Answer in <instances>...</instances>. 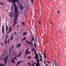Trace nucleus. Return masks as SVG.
<instances>
[{
  "mask_svg": "<svg viewBox=\"0 0 66 66\" xmlns=\"http://www.w3.org/2000/svg\"><path fill=\"white\" fill-rule=\"evenodd\" d=\"M20 56V55H19V54H18L17 55V57H19V56Z\"/></svg>",
  "mask_w": 66,
  "mask_h": 66,
  "instance_id": "nucleus-26",
  "label": "nucleus"
},
{
  "mask_svg": "<svg viewBox=\"0 0 66 66\" xmlns=\"http://www.w3.org/2000/svg\"><path fill=\"white\" fill-rule=\"evenodd\" d=\"M13 36L12 35L10 37V40H13Z\"/></svg>",
  "mask_w": 66,
  "mask_h": 66,
  "instance_id": "nucleus-13",
  "label": "nucleus"
},
{
  "mask_svg": "<svg viewBox=\"0 0 66 66\" xmlns=\"http://www.w3.org/2000/svg\"><path fill=\"white\" fill-rule=\"evenodd\" d=\"M9 59V57L8 56H6L5 58L4 59V61H5L4 63V66H5L6 63H7V60Z\"/></svg>",
  "mask_w": 66,
  "mask_h": 66,
  "instance_id": "nucleus-4",
  "label": "nucleus"
},
{
  "mask_svg": "<svg viewBox=\"0 0 66 66\" xmlns=\"http://www.w3.org/2000/svg\"><path fill=\"white\" fill-rule=\"evenodd\" d=\"M28 50H29V48L28 47V49L27 50H26L27 51H28Z\"/></svg>",
  "mask_w": 66,
  "mask_h": 66,
  "instance_id": "nucleus-41",
  "label": "nucleus"
},
{
  "mask_svg": "<svg viewBox=\"0 0 66 66\" xmlns=\"http://www.w3.org/2000/svg\"><path fill=\"white\" fill-rule=\"evenodd\" d=\"M35 66V65H34V63H33L32 65H30V66Z\"/></svg>",
  "mask_w": 66,
  "mask_h": 66,
  "instance_id": "nucleus-32",
  "label": "nucleus"
},
{
  "mask_svg": "<svg viewBox=\"0 0 66 66\" xmlns=\"http://www.w3.org/2000/svg\"><path fill=\"white\" fill-rule=\"evenodd\" d=\"M40 61H42V59H41V60H40Z\"/></svg>",
  "mask_w": 66,
  "mask_h": 66,
  "instance_id": "nucleus-64",
  "label": "nucleus"
},
{
  "mask_svg": "<svg viewBox=\"0 0 66 66\" xmlns=\"http://www.w3.org/2000/svg\"><path fill=\"white\" fill-rule=\"evenodd\" d=\"M7 1L8 2H10V0H7Z\"/></svg>",
  "mask_w": 66,
  "mask_h": 66,
  "instance_id": "nucleus-37",
  "label": "nucleus"
},
{
  "mask_svg": "<svg viewBox=\"0 0 66 66\" xmlns=\"http://www.w3.org/2000/svg\"><path fill=\"white\" fill-rule=\"evenodd\" d=\"M44 57L45 58H46V55L44 56Z\"/></svg>",
  "mask_w": 66,
  "mask_h": 66,
  "instance_id": "nucleus-53",
  "label": "nucleus"
},
{
  "mask_svg": "<svg viewBox=\"0 0 66 66\" xmlns=\"http://www.w3.org/2000/svg\"><path fill=\"white\" fill-rule=\"evenodd\" d=\"M23 62V61L18 62V63L19 64H20V63H21V62Z\"/></svg>",
  "mask_w": 66,
  "mask_h": 66,
  "instance_id": "nucleus-15",
  "label": "nucleus"
},
{
  "mask_svg": "<svg viewBox=\"0 0 66 66\" xmlns=\"http://www.w3.org/2000/svg\"><path fill=\"white\" fill-rule=\"evenodd\" d=\"M27 32H24L23 33V36H24V35H25V36H26L27 35Z\"/></svg>",
  "mask_w": 66,
  "mask_h": 66,
  "instance_id": "nucleus-12",
  "label": "nucleus"
},
{
  "mask_svg": "<svg viewBox=\"0 0 66 66\" xmlns=\"http://www.w3.org/2000/svg\"><path fill=\"white\" fill-rule=\"evenodd\" d=\"M10 39H9H9H8V41H7V42H7V43H9V40H10Z\"/></svg>",
  "mask_w": 66,
  "mask_h": 66,
  "instance_id": "nucleus-36",
  "label": "nucleus"
},
{
  "mask_svg": "<svg viewBox=\"0 0 66 66\" xmlns=\"http://www.w3.org/2000/svg\"><path fill=\"white\" fill-rule=\"evenodd\" d=\"M54 64H55V65H56V66H59V64H57V65H56V64H57V62H56L55 63H54Z\"/></svg>",
  "mask_w": 66,
  "mask_h": 66,
  "instance_id": "nucleus-19",
  "label": "nucleus"
},
{
  "mask_svg": "<svg viewBox=\"0 0 66 66\" xmlns=\"http://www.w3.org/2000/svg\"><path fill=\"white\" fill-rule=\"evenodd\" d=\"M36 54L35 57H34V59H36V61L37 62V63H36V66H40L39 65V59H38V54H37L36 51L34 52Z\"/></svg>",
  "mask_w": 66,
  "mask_h": 66,
  "instance_id": "nucleus-2",
  "label": "nucleus"
},
{
  "mask_svg": "<svg viewBox=\"0 0 66 66\" xmlns=\"http://www.w3.org/2000/svg\"><path fill=\"white\" fill-rule=\"evenodd\" d=\"M44 63L45 64H46V62H45V61L44 60Z\"/></svg>",
  "mask_w": 66,
  "mask_h": 66,
  "instance_id": "nucleus-42",
  "label": "nucleus"
},
{
  "mask_svg": "<svg viewBox=\"0 0 66 66\" xmlns=\"http://www.w3.org/2000/svg\"><path fill=\"white\" fill-rule=\"evenodd\" d=\"M60 13V11H59L58 13V14H59Z\"/></svg>",
  "mask_w": 66,
  "mask_h": 66,
  "instance_id": "nucleus-56",
  "label": "nucleus"
},
{
  "mask_svg": "<svg viewBox=\"0 0 66 66\" xmlns=\"http://www.w3.org/2000/svg\"><path fill=\"white\" fill-rule=\"evenodd\" d=\"M41 57V59H43V57Z\"/></svg>",
  "mask_w": 66,
  "mask_h": 66,
  "instance_id": "nucleus-60",
  "label": "nucleus"
},
{
  "mask_svg": "<svg viewBox=\"0 0 66 66\" xmlns=\"http://www.w3.org/2000/svg\"><path fill=\"white\" fill-rule=\"evenodd\" d=\"M19 0H13V2L14 5L15 7L14 8L15 9L14 12L15 13L14 14V16H19V14L18 13V9L17 6L15 4V2L16 1H18Z\"/></svg>",
  "mask_w": 66,
  "mask_h": 66,
  "instance_id": "nucleus-1",
  "label": "nucleus"
},
{
  "mask_svg": "<svg viewBox=\"0 0 66 66\" xmlns=\"http://www.w3.org/2000/svg\"><path fill=\"white\" fill-rule=\"evenodd\" d=\"M43 53L44 54H45V52H43Z\"/></svg>",
  "mask_w": 66,
  "mask_h": 66,
  "instance_id": "nucleus-49",
  "label": "nucleus"
},
{
  "mask_svg": "<svg viewBox=\"0 0 66 66\" xmlns=\"http://www.w3.org/2000/svg\"><path fill=\"white\" fill-rule=\"evenodd\" d=\"M35 48H32V51H34H34H35Z\"/></svg>",
  "mask_w": 66,
  "mask_h": 66,
  "instance_id": "nucleus-20",
  "label": "nucleus"
},
{
  "mask_svg": "<svg viewBox=\"0 0 66 66\" xmlns=\"http://www.w3.org/2000/svg\"><path fill=\"white\" fill-rule=\"evenodd\" d=\"M1 45H2V47H3V46H4V44H3V43H1Z\"/></svg>",
  "mask_w": 66,
  "mask_h": 66,
  "instance_id": "nucleus-18",
  "label": "nucleus"
},
{
  "mask_svg": "<svg viewBox=\"0 0 66 66\" xmlns=\"http://www.w3.org/2000/svg\"><path fill=\"white\" fill-rule=\"evenodd\" d=\"M46 66H48V64H46Z\"/></svg>",
  "mask_w": 66,
  "mask_h": 66,
  "instance_id": "nucleus-61",
  "label": "nucleus"
},
{
  "mask_svg": "<svg viewBox=\"0 0 66 66\" xmlns=\"http://www.w3.org/2000/svg\"><path fill=\"white\" fill-rule=\"evenodd\" d=\"M20 31H22V29H21V30Z\"/></svg>",
  "mask_w": 66,
  "mask_h": 66,
  "instance_id": "nucleus-54",
  "label": "nucleus"
},
{
  "mask_svg": "<svg viewBox=\"0 0 66 66\" xmlns=\"http://www.w3.org/2000/svg\"><path fill=\"white\" fill-rule=\"evenodd\" d=\"M2 32L3 34H4V27L3 25L2 26Z\"/></svg>",
  "mask_w": 66,
  "mask_h": 66,
  "instance_id": "nucleus-6",
  "label": "nucleus"
},
{
  "mask_svg": "<svg viewBox=\"0 0 66 66\" xmlns=\"http://www.w3.org/2000/svg\"><path fill=\"white\" fill-rule=\"evenodd\" d=\"M22 54V53L21 52H20V53L19 54V55L20 56Z\"/></svg>",
  "mask_w": 66,
  "mask_h": 66,
  "instance_id": "nucleus-25",
  "label": "nucleus"
},
{
  "mask_svg": "<svg viewBox=\"0 0 66 66\" xmlns=\"http://www.w3.org/2000/svg\"><path fill=\"white\" fill-rule=\"evenodd\" d=\"M35 63H36V62H35V63H34V65L35 64Z\"/></svg>",
  "mask_w": 66,
  "mask_h": 66,
  "instance_id": "nucleus-57",
  "label": "nucleus"
},
{
  "mask_svg": "<svg viewBox=\"0 0 66 66\" xmlns=\"http://www.w3.org/2000/svg\"><path fill=\"white\" fill-rule=\"evenodd\" d=\"M33 61H31V63H33Z\"/></svg>",
  "mask_w": 66,
  "mask_h": 66,
  "instance_id": "nucleus-50",
  "label": "nucleus"
},
{
  "mask_svg": "<svg viewBox=\"0 0 66 66\" xmlns=\"http://www.w3.org/2000/svg\"><path fill=\"white\" fill-rule=\"evenodd\" d=\"M36 38H35V39H34V43H35V40H36Z\"/></svg>",
  "mask_w": 66,
  "mask_h": 66,
  "instance_id": "nucleus-45",
  "label": "nucleus"
},
{
  "mask_svg": "<svg viewBox=\"0 0 66 66\" xmlns=\"http://www.w3.org/2000/svg\"><path fill=\"white\" fill-rule=\"evenodd\" d=\"M50 62H48V64H50Z\"/></svg>",
  "mask_w": 66,
  "mask_h": 66,
  "instance_id": "nucleus-51",
  "label": "nucleus"
},
{
  "mask_svg": "<svg viewBox=\"0 0 66 66\" xmlns=\"http://www.w3.org/2000/svg\"><path fill=\"white\" fill-rule=\"evenodd\" d=\"M9 28H10V29L7 32V33L8 34L10 33H11V29H12V28H11V27H9Z\"/></svg>",
  "mask_w": 66,
  "mask_h": 66,
  "instance_id": "nucleus-8",
  "label": "nucleus"
},
{
  "mask_svg": "<svg viewBox=\"0 0 66 66\" xmlns=\"http://www.w3.org/2000/svg\"><path fill=\"white\" fill-rule=\"evenodd\" d=\"M6 32H7V31H8V26H7V25H6Z\"/></svg>",
  "mask_w": 66,
  "mask_h": 66,
  "instance_id": "nucleus-14",
  "label": "nucleus"
},
{
  "mask_svg": "<svg viewBox=\"0 0 66 66\" xmlns=\"http://www.w3.org/2000/svg\"><path fill=\"white\" fill-rule=\"evenodd\" d=\"M28 64L29 65H31V64L30 63H29V62H28Z\"/></svg>",
  "mask_w": 66,
  "mask_h": 66,
  "instance_id": "nucleus-31",
  "label": "nucleus"
},
{
  "mask_svg": "<svg viewBox=\"0 0 66 66\" xmlns=\"http://www.w3.org/2000/svg\"><path fill=\"white\" fill-rule=\"evenodd\" d=\"M13 14H12L11 12H10L9 14V16L10 17H13Z\"/></svg>",
  "mask_w": 66,
  "mask_h": 66,
  "instance_id": "nucleus-7",
  "label": "nucleus"
},
{
  "mask_svg": "<svg viewBox=\"0 0 66 66\" xmlns=\"http://www.w3.org/2000/svg\"><path fill=\"white\" fill-rule=\"evenodd\" d=\"M39 23L40 24V21H39Z\"/></svg>",
  "mask_w": 66,
  "mask_h": 66,
  "instance_id": "nucleus-46",
  "label": "nucleus"
},
{
  "mask_svg": "<svg viewBox=\"0 0 66 66\" xmlns=\"http://www.w3.org/2000/svg\"><path fill=\"white\" fill-rule=\"evenodd\" d=\"M18 64H18V63H17L16 65H17V66H18Z\"/></svg>",
  "mask_w": 66,
  "mask_h": 66,
  "instance_id": "nucleus-58",
  "label": "nucleus"
},
{
  "mask_svg": "<svg viewBox=\"0 0 66 66\" xmlns=\"http://www.w3.org/2000/svg\"><path fill=\"white\" fill-rule=\"evenodd\" d=\"M16 56H17V55L15 53V58H16Z\"/></svg>",
  "mask_w": 66,
  "mask_h": 66,
  "instance_id": "nucleus-39",
  "label": "nucleus"
},
{
  "mask_svg": "<svg viewBox=\"0 0 66 66\" xmlns=\"http://www.w3.org/2000/svg\"><path fill=\"white\" fill-rule=\"evenodd\" d=\"M24 38L23 39L24 40H26V37H24Z\"/></svg>",
  "mask_w": 66,
  "mask_h": 66,
  "instance_id": "nucleus-24",
  "label": "nucleus"
},
{
  "mask_svg": "<svg viewBox=\"0 0 66 66\" xmlns=\"http://www.w3.org/2000/svg\"><path fill=\"white\" fill-rule=\"evenodd\" d=\"M21 24H23V26H24V22L23 21V23H21Z\"/></svg>",
  "mask_w": 66,
  "mask_h": 66,
  "instance_id": "nucleus-23",
  "label": "nucleus"
},
{
  "mask_svg": "<svg viewBox=\"0 0 66 66\" xmlns=\"http://www.w3.org/2000/svg\"><path fill=\"white\" fill-rule=\"evenodd\" d=\"M28 54H30V53H29V51H28Z\"/></svg>",
  "mask_w": 66,
  "mask_h": 66,
  "instance_id": "nucleus-43",
  "label": "nucleus"
},
{
  "mask_svg": "<svg viewBox=\"0 0 66 66\" xmlns=\"http://www.w3.org/2000/svg\"><path fill=\"white\" fill-rule=\"evenodd\" d=\"M26 55H27V54H26V55H25L24 57H26Z\"/></svg>",
  "mask_w": 66,
  "mask_h": 66,
  "instance_id": "nucleus-55",
  "label": "nucleus"
},
{
  "mask_svg": "<svg viewBox=\"0 0 66 66\" xmlns=\"http://www.w3.org/2000/svg\"><path fill=\"white\" fill-rule=\"evenodd\" d=\"M14 34H15V35H16V34H17L16 32H14Z\"/></svg>",
  "mask_w": 66,
  "mask_h": 66,
  "instance_id": "nucleus-35",
  "label": "nucleus"
},
{
  "mask_svg": "<svg viewBox=\"0 0 66 66\" xmlns=\"http://www.w3.org/2000/svg\"><path fill=\"white\" fill-rule=\"evenodd\" d=\"M18 16L15 15L14 16V19H13V22L14 24L12 26V27H13L14 26H15L16 24L17 23V21L18 20Z\"/></svg>",
  "mask_w": 66,
  "mask_h": 66,
  "instance_id": "nucleus-3",
  "label": "nucleus"
},
{
  "mask_svg": "<svg viewBox=\"0 0 66 66\" xmlns=\"http://www.w3.org/2000/svg\"><path fill=\"white\" fill-rule=\"evenodd\" d=\"M10 1H11L13 3V0H10Z\"/></svg>",
  "mask_w": 66,
  "mask_h": 66,
  "instance_id": "nucleus-40",
  "label": "nucleus"
},
{
  "mask_svg": "<svg viewBox=\"0 0 66 66\" xmlns=\"http://www.w3.org/2000/svg\"><path fill=\"white\" fill-rule=\"evenodd\" d=\"M39 55L40 57H42V56H41V55Z\"/></svg>",
  "mask_w": 66,
  "mask_h": 66,
  "instance_id": "nucleus-48",
  "label": "nucleus"
},
{
  "mask_svg": "<svg viewBox=\"0 0 66 66\" xmlns=\"http://www.w3.org/2000/svg\"><path fill=\"white\" fill-rule=\"evenodd\" d=\"M51 24H52V22L51 23Z\"/></svg>",
  "mask_w": 66,
  "mask_h": 66,
  "instance_id": "nucleus-63",
  "label": "nucleus"
},
{
  "mask_svg": "<svg viewBox=\"0 0 66 66\" xmlns=\"http://www.w3.org/2000/svg\"><path fill=\"white\" fill-rule=\"evenodd\" d=\"M28 51L26 50V51H25V53L26 54V55H27V54H28Z\"/></svg>",
  "mask_w": 66,
  "mask_h": 66,
  "instance_id": "nucleus-17",
  "label": "nucleus"
},
{
  "mask_svg": "<svg viewBox=\"0 0 66 66\" xmlns=\"http://www.w3.org/2000/svg\"><path fill=\"white\" fill-rule=\"evenodd\" d=\"M0 4H2V5H4V4H3V3H0Z\"/></svg>",
  "mask_w": 66,
  "mask_h": 66,
  "instance_id": "nucleus-30",
  "label": "nucleus"
},
{
  "mask_svg": "<svg viewBox=\"0 0 66 66\" xmlns=\"http://www.w3.org/2000/svg\"><path fill=\"white\" fill-rule=\"evenodd\" d=\"M0 66H4V64H3L2 63H1L0 64Z\"/></svg>",
  "mask_w": 66,
  "mask_h": 66,
  "instance_id": "nucleus-21",
  "label": "nucleus"
},
{
  "mask_svg": "<svg viewBox=\"0 0 66 66\" xmlns=\"http://www.w3.org/2000/svg\"><path fill=\"white\" fill-rule=\"evenodd\" d=\"M9 37L8 36H7V35L6 36L5 38H7V37Z\"/></svg>",
  "mask_w": 66,
  "mask_h": 66,
  "instance_id": "nucleus-33",
  "label": "nucleus"
},
{
  "mask_svg": "<svg viewBox=\"0 0 66 66\" xmlns=\"http://www.w3.org/2000/svg\"><path fill=\"white\" fill-rule=\"evenodd\" d=\"M34 36L33 35V37H32V39L30 40V42H33L34 41Z\"/></svg>",
  "mask_w": 66,
  "mask_h": 66,
  "instance_id": "nucleus-11",
  "label": "nucleus"
},
{
  "mask_svg": "<svg viewBox=\"0 0 66 66\" xmlns=\"http://www.w3.org/2000/svg\"><path fill=\"white\" fill-rule=\"evenodd\" d=\"M14 33L12 34V36H14Z\"/></svg>",
  "mask_w": 66,
  "mask_h": 66,
  "instance_id": "nucleus-47",
  "label": "nucleus"
},
{
  "mask_svg": "<svg viewBox=\"0 0 66 66\" xmlns=\"http://www.w3.org/2000/svg\"><path fill=\"white\" fill-rule=\"evenodd\" d=\"M26 42H27L26 43V44H27V43H28L29 44V45H30L31 46H33V43H32V42H28V41L26 40ZM27 42H28V43H27Z\"/></svg>",
  "mask_w": 66,
  "mask_h": 66,
  "instance_id": "nucleus-5",
  "label": "nucleus"
},
{
  "mask_svg": "<svg viewBox=\"0 0 66 66\" xmlns=\"http://www.w3.org/2000/svg\"><path fill=\"white\" fill-rule=\"evenodd\" d=\"M54 62L55 63H56V61H54Z\"/></svg>",
  "mask_w": 66,
  "mask_h": 66,
  "instance_id": "nucleus-59",
  "label": "nucleus"
},
{
  "mask_svg": "<svg viewBox=\"0 0 66 66\" xmlns=\"http://www.w3.org/2000/svg\"><path fill=\"white\" fill-rule=\"evenodd\" d=\"M13 48H14V45H12V48L13 49Z\"/></svg>",
  "mask_w": 66,
  "mask_h": 66,
  "instance_id": "nucleus-38",
  "label": "nucleus"
},
{
  "mask_svg": "<svg viewBox=\"0 0 66 66\" xmlns=\"http://www.w3.org/2000/svg\"><path fill=\"white\" fill-rule=\"evenodd\" d=\"M13 63V64H15V61H14V62Z\"/></svg>",
  "mask_w": 66,
  "mask_h": 66,
  "instance_id": "nucleus-52",
  "label": "nucleus"
},
{
  "mask_svg": "<svg viewBox=\"0 0 66 66\" xmlns=\"http://www.w3.org/2000/svg\"><path fill=\"white\" fill-rule=\"evenodd\" d=\"M6 40V39H5V45H7V41H6V40Z\"/></svg>",
  "mask_w": 66,
  "mask_h": 66,
  "instance_id": "nucleus-16",
  "label": "nucleus"
},
{
  "mask_svg": "<svg viewBox=\"0 0 66 66\" xmlns=\"http://www.w3.org/2000/svg\"><path fill=\"white\" fill-rule=\"evenodd\" d=\"M20 8L21 10H23V9L21 7H20Z\"/></svg>",
  "mask_w": 66,
  "mask_h": 66,
  "instance_id": "nucleus-34",
  "label": "nucleus"
},
{
  "mask_svg": "<svg viewBox=\"0 0 66 66\" xmlns=\"http://www.w3.org/2000/svg\"><path fill=\"white\" fill-rule=\"evenodd\" d=\"M34 45H35V48H36V46L35 44V42H34Z\"/></svg>",
  "mask_w": 66,
  "mask_h": 66,
  "instance_id": "nucleus-28",
  "label": "nucleus"
},
{
  "mask_svg": "<svg viewBox=\"0 0 66 66\" xmlns=\"http://www.w3.org/2000/svg\"><path fill=\"white\" fill-rule=\"evenodd\" d=\"M23 40H24L23 39L21 40V42L22 43L23 42Z\"/></svg>",
  "mask_w": 66,
  "mask_h": 66,
  "instance_id": "nucleus-27",
  "label": "nucleus"
},
{
  "mask_svg": "<svg viewBox=\"0 0 66 66\" xmlns=\"http://www.w3.org/2000/svg\"><path fill=\"white\" fill-rule=\"evenodd\" d=\"M29 53H30V54L31 53V51H30L29 52Z\"/></svg>",
  "mask_w": 66,
  "mask_h": 66,
  "instance_id": "nucleus-62",
  "label": "nucleus"
},
{
  "mask_svg": "<svg viewBox=\"0 0 66 66\" xmlns=\"http://www.w3.org/2000/svg\"><path fill=\"white\" fill-rule=\"evenodd\" d=\"M13 60H11L10 62H11V63H14V62L15 61V60H14V59L15 58L14 57H13L12 58Z\"/></svg>",
  "mask_w": 66,
  "mask_h": 66,
  "instance_id": "nucleus-9",
  "label": "nucleus"
},
{
  "mask_svg": "<svg viewBox=\"0 0 66 66\" xmlns=\"http://www.w3.org/2000/svg\"><path fill=\"white\" fill-rule=\"evenodd\" d=\"M21 46V44H18L16 46V48H19Z\"/></svg>",
  "mask_w": 66,
  "mask_h": 66,
  "instance_id": "nucleus-10",
  "label": "nucleus"
},
{
  "mask_svg": "<svg viewBox=\"0 0 66 66\" xmlns=\"http://www.w3.org/2000/svg\"><path fill=\"white\" fill-rule=\"evenodd\" d=\"M34 1L33 0H32V1H31V3H32L33 2V1Z\"/></svg>",
  "mask_w": 66,
  "mask_h": 66,
  "instance_id": "nucleus-44",
  "label": "nucleus"
},
{
  "mask_svg": "<svg viewBox=\"0 0 66 66\" xmlns=\"http://www.w3.org/2000/svg\"><path fill=\"white\" fill-rule=\"evenodd\" d=\"M11 51H12V50L11 49V48H10L9 50V53H11Z\"/></svg>",
  "mask_w": 66,
  "mask_h": 66,
  "instance_id": "nucleus-22",
  "label": "nucleus"
},
{
  "mask_svg": "<svg viewBox=\"0 0 66 66\" xmlns=\"http://www.w3.org/2000/svg\"><path fill=\"white\" fill-rule=\"evenodd\" d=\"M28 59H30L31 58V56H30V57H28Z\"/></svg>",
  "mask_w": 66,
  "mask_h": 66,
  "instance_id": "nucleus-29",
  "label": "nucleus"
}]
</instances>
